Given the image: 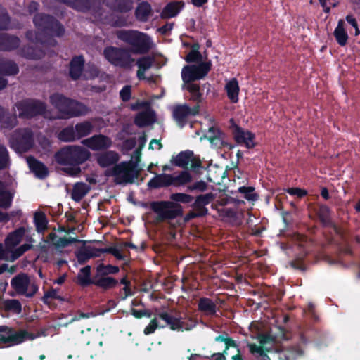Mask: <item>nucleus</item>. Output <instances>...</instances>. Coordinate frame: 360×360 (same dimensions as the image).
I'll return each instance as SVG.
<instances>
[{
    "mask_svg": "<svg viewBox=\"0 0 360 360\" xmlns=\"http://www.w3.org/2000/svg\"><path fill=\"white\" fill-rule=\"evenodd\" d=\"M75 243H82L83 244H86V240H81L78 239L77 238H72V237H60L58 239V240L55 243V245L58 248H66L68 245Z\"/></svg>",
    "mask_w": 360,
    "mask_h": 360,
    "instance_id": "53",
    "label": "nucleus"
},
{
    "mask_svg": "<svg viewBox=\"0 0 360 360\" xmlns=\"http://www.w3.org/2000/svg\"><path fill=\"white\" fill-rule=\"evenodd\" d=\"M131 96V86L130 85H125L120 91V97L123 102H127L130 100Z\"/></svg>",
    "mask_w": 360,
    "mask_h": 360,
    "instance_id": "60",
    "label": "nucleus"
},
{
    "mask_svg": "<svg viewBox=\"0 0 360 360\" xmlns=\"http://www.w3.org/2000/svg\"><path fill=\"white\" fill-rule=\"evenodd\" d=\"M238 191L244 195V198L249 201H256L258 200L259 195L254 193L255 188L252 186H240Z\"/></svg>",
    "mask_w": 360,
    "mask_h": 360,
    "instance_id": "51",
    "label": "nucleus"
},
{
    "mask_svg": "<svg viewBox=\"0 0 360 360\" xmlns=\"http://www.w3.org/2000/svg\"><path fill=\"white\" fill-rule=\"evenodd\" d=\"M91 156L90 152L82 146H68L61 148L54 155L56 162L60 165L71 166L63 169L64 172L71 176L81 173L79 165Z\"/></svg>",
    "mask_w": 360,
    "mask_h": 360,
    "instance_id": "2",
    "label": "nucleus"
},
{
    "mask_svg": "<svg viewBox=\"0 0 360 360\" xmlns=\"http://www.w3.org/2000/svg\"><path fill=\"white\" fill-rule=\"evenodd\" d=\"M57 138L63 142H73L77 140L73 125L63 128L57 135Z\"/></svg>",
    "mask_w": 360,
    "mask_h": 360,
    "instance_id": "42",
    "label": "nucleus"
},
{
    "mask_svg": "<svg viewBox=\"0 0 360 360\" xmlns=\"http://www.w3.org/2000/svg\"><path fill=\"white\" fill-rule=\"evenodd\" d=\"M20 54L27 59L39 60L44 56L45 53L37 46L27 45L21 49Z\"/></svg>",
    "mask_w": 360,
    "mask_h": 360,
    "instance_id": "33",
    "label": "nucleus"
},
{
    "mask_svg": "<svg viewBox=\"0 0 360 360\" xmlns=\"http://www.w3.org/2000/svg\"><path fill=\"white\" fill-rule=\"evenodd\" d=\"M172 185L175 186L185 185L192 181L191 174L186 170L181 172L176 176H173L172 175Z\"/></svg>",
    "mask_w": 360,
    "mask_h": 360,
    "instance_id": "49",
    "label": "nucleus"
},
{
    "mask_svg": "<svg viewBox=\"0 0 360 360\" xmlns=\"http://www.w3.org/2000/svg\"><path fill=\"white\" fill-rule=\"evenodd\" d=\"M247 347L249 349L250 353L252 355L255 354H258L261 357V360H271L269 355L266 354V352H269V349L264 348L262 345H257L255 343L248 342Z\"/></svg>",
    "mask_w": 360,
    "mask_h": 360,
    "instance_id": "48",
    "label": "nucleus"
},
{
    "mask_svg": "<svg viewBox=\"0 0 360 360\" xmlns=\"http://www.w3.org/2000/svg\"><path fill=\"white\" fill-rule=\"evenodd\" d=\"M232 134L235 141L239 145H245L248 149L253 148L256 146L255 134L245 130L235 123L233 124Z\"/></svg>",
    "mask_w": 360,
    "mask_h": 360,
    "instance_id": "12",
    "label": "nucleus"
},
{
    "mask_svg": "<svg viewBox=\"0 0 360 360\" xmlns=\"http://www.w3.org/2000/svg\"><path fill=\"white\" fill-rule=\"evenodd\" d=\"M120 268L117 266H114L112 264H105L104 263H101L97 265L96 268V272L98 273V276H108L115 275L119 273Z\"/></svg>",
    "mask_w": 360,
    "mask_h": 360,
    "instance_id": "45",
    "label": "nucleus"
},
{
    "mask_svg": "<svg viewBox=\"0 0 360 360\" xmlns=\"http://www.w3.org/2000/svg\"><path fill=\"white\" fill-rule=\"evenodd\" d=\"M290 265L292 268L298 269L301 271H305L307 270L306 265L302 259L297 258L292 261Z\"/></svg>",
    "mask_w": 360,
    "mask_h": 360,
    "instance_id": "64",
    "label": "nucleus"
},
{
    "mask_svg": "<svg viewBox=\"0 0 360 360\" xmlns=\"http://www.w3.org/2000/svg\"><path fill=\"white\" fill-rule=\"evenodd\" d=\"M214 341L224 343L225 348L222 352H220L221 354H224V356L226 357V355L228 354V350L232 347L236 349L237 354L231 356V360H245L238 343L236 340L229 336L228 333L224 332L222 334L216 336L214 338Z\"/></svg>",
    "mask_w": 360,
    "mask_h": 360,
    "instance_id": "15",
    "label": "nucleus"
},
{
    "mask_svg": "<svg viewBox=\"0 0 360 360\" xmlns=\"http://www.w3.org/2000/svg\"><path fill=\"white\" fill-rule=\"evenodd\" d=\"M30 285V276L25 273H21L14 276L11 281V285L16 293L20 295H25Z\"/></svg>",
    "mask_w": 360,
    "mask_h": 360,
    "instance_id": "17",
    "label": "nucleus"
},
{
    "mask_svg": "<svg viewBox=\"0 0 360 360\" xmlns=\"http://www.w3.org/2000/svg\"><path fill=\"white\" fill-rule=\"evenodd\" d=\"M90 251V246H86L85 244H83V246L75 252V256L79 264H84L92 258V255H91Z\"/></svg>",
    "mask_w": 360,
    "mask_h": 360,
    "instance_id": "47",
    "label": "nucleus"
},
{
    "mask_svg": "<svg viewBox=\"0 0 360 360\" xmlns=\"http://www.w3.org/2000/svg\"><path fill=\"white\" fill-rule=\"evenodd\" d=\"M154 58L150 56H143L139 58L136 61L138 68L147 70L153 65Z\"/></svg>",
    "mask_w": 360,
    "mask_h": 360,
    "instance_id": "56",
    "label": "nucleus"
},
{
    "mask_svg": "<svg viewBox=\"0 0 360 360\" xmlns=\"http://www.w3.org/2000/svg\"><path fill=\"white\" fill-rule=\"evenodd\" d=\"M226 134H224L223 136H213L210 139H207L210 143L217 148H222L224 147H227L229 149H232L233 146L231 143H229L225 141Z\"/></svg>",
    "mask_w": 360,
    "mask_h": 360,
    "instance_id": "50",
    "label": "nucleus"
},
{
    "mask_svg": "<svg viewBox=\"0 0 360 360\" xmlns=\"http://www.w3.org/2000/svg\"><path fill=\"white\" fill-rule=\"evenodd\" d=\"M224 132L221 131L219 127L215 126H212L209 127L207 132L205 135V138L207 139H210L213 136H223Z\"/></svg>",
    "mask_w": 360,
    "mask_h": 360,
    "instance_id": "61",
    "label": "nucleus"
},
{
    "mask_svg": "<svg viewBox=\"0 0 360 360\" xmlns=\"http://www.w3.org/2000/svg\"><path fill=\"white\" fill-rule=\"evenodd\" d=\"M34 222L38 233H42L47 229L48 220L43 212H37L34 215Z\"/></svg>",
    "mask_w": 360,
    "mask_h": 360,
    "instance_id": "46",
    "label": "nucleus"
},
{
    "mask_svg": "<svg viewBox=\"0 0 360 360\" xmlns=\"http://www.w3.org/2000/svg\"><path fill=\"white\" fill-rule=\"evenodd\" d=\"M153 13L151 5L146 1L139 3L134 12L136 20L141 22L148 21Z\"/></svg>",
    "mask_w": 360,
    "mask_h": 360,
    "instance_id": "25",
    "label": "nucleus"
},
{
    "mask_svg": "<svg viewBox=\"0 0 360 360\" xmlns=\"http://www.w3.org/2000/svg\"><path fill=\"white\" fill-rule=\"evenodd\" d=\"M20 44L19 37L8 33H0V51H11L18 49Z\"/></svg>",
    "mask_w": 360,
    "mask_h": 360,
    "instance_id": "22",
    "label": "nucleus"
},
{
    "mask_svg": "<svg viewBox=\"0 0 360 360\" xmlns=\"http://www.w3.org/2000/svg\"><path fill=\"white\" fill-rule=\"evenodd\" d=\"M133 0H112L108 6L114 12L127 13L133 8Z\"/></svg>",
    "mask_w": 360,
    "mask_h": 360,
    "instance_id": "29",
    "label": "nucleus"
},
{
    "mask_svg": "<svg viewBox=\"0 0 360 360\" xmlns=\"http://www.w3.org/2000/svg\"><path fill=\"white\" fill-rule=\"evenodd\" d=\"M225 90L231 103H236L238 101V94L240 91L238 80L236 78H232L229 80L225 86Z\"/></svg>",
    "mask_w": 360,
    "mask_h": 360,
    "instance_id": "36",
    "label": "nucleus"
},
{
    "mask_svg": "<svg viewBox=\"0 0 360 360\" xmlns=\"http://www.w3.org/2000/svg\"><path fill=\"white\" fill-rule=\"evenodd\" d=\"M172 201H153L150 203V209L158 214L156 220L163 222L167 220H173L183 215V207L179 203H191L193 197L184 193H172L170 195Z\"/></svg>",
    "mask_w": 360,
    "mask_h": 360,
    "instance_id": "1",
    "label": "nucleus"
},
{
    "mask_svg": "<svg viewBox=\"0 0 360 360\" xmlns=\"http://www.w3.org/2000/svg\"><path fill=\"white\" fill-rule=\"evenodd\" d=\"M75 134L77 140L89 135L94 129V125L90 121H84L77 123L75 126Z\"/></svg>",
    "mask_w": 360,
    "mask_h": 360,
    "instance_id": "38",
    "label": "nucleus"
},
{
    "mask_svg": "<svg viewBox=\"0 0 360 360\" xmlns=\"http://www.w3.org/2000/svg\"><path fill=\"white\" fill-rule=\"evenodd\" d=\"M50 103L63 115V118L84 115L88 112L87 107L82 103L59 93L50 96Z\"/></svg>",
    "mask_w": 360,
    "mask_h": 360,
    "instance_id": "4",
    "label": "nucleus"
},
{
    "mask_svg": "<svg viewBox=\"0 0 360 360\" xmlns=\"http://www.w3.org/2000/svg\"><path fill=\"white\" fill-rule=\"evenodd\" d=\"M198 309L206 315L214 316L217 313V305L210 298L201 297L198 302Z\"/></svg>",
    "mask_w": 360,
    "mask_h": 360,
    "instance_id": "34",
    "label": "nucleus"
},
{
    "mask_svg": "<svg viewBox=\"0 0 360 360\" xmlns=\"http://www.w3.org/2000/svg\"><path fill=\"white\" fill-rule=\"evenodd\" d=\"M200 45L195 43L192 45L191 51L185 57V60L188 63H197L198 64L203 62L202 56L199 51Z\"/></svg>",
    "mask_w": 360,
    "mask_h": 360,
    "instance_id": "44",
    "label": "nucleus"
},
{
    "mask_svg": "<svg viewBox=\"0 0 360 360\" xmlns=\"http://www.w3.org/2000/svg\"><path fill=\"white\" fill-rule=\"evenodd\" d=\"M200 112V105H195L193 108H190L188 105H179L174 108L173 110V116L178 125L184 127L187 123V117L189 115L195 116Z\"/></svg>",
    "mask_w": 360,
    "mask_h": 360,
    "instance_id": "13",
    "label": "nucleus"
},
{
    "mask_svg": "<svg viewBox=\"0 0 360 360\" xmlns=\"http://www.w3.org/2000/svg\"><path fill=\"white\" fill-rule=\"evenodd\" d=\"M82 143L92 150H103L111 147V139L103 134H96L82 141Z\"/></svg>",
    "mask_w": 360,
    "mask_h": 360,
    "instance_id": "14",
    "label": "nucleus"
},
{
    "mask_svg": "<svg viewBox=\"0 0 360 360\" xmlns=\"http://www.w3.org/2000/svg\"><path fill=\"white\" fill-rule=\"evenodd\" d=\"M103 54L111 65L124 69L131 68L134 62L130 51L124 47L108 46L104 48Z\"/></svg>",
    "mask_w": 360,
    "mask_h": 360,
    "instance_id": "6",
    "label": "nucleus"
},
{
    "mask_svg": "<svg viewBox=\"0 0 360 360\" xmlns=\"http://www.w3.org/2000/svg\"><path fill=\"white\" fill-rule=\"evenodd\" d=\"M91 267L89 265L80 269L77 276L76 283L83 287H88L94 285V276L91 278Z\"/></svg>",
    "mask_w": 360,
    "mask_h": 360,
    "instance_id": "28",
    "label": "nucleus"
},
{
    "mask_svg": "<svg viewBox=\"0 0 360 360\" xmlns=\"http://www.w3.org/2000/svg\"><path fill=\"white\" fill-rule=\"evenodd\" d=\"M136 166V163L131 161L122 162L113 167L110 175L115 177L114 181L116 184H132L139 176Z\"/></svg>",
    "mask_w": 360,
    "mask_h": 360,
    "instance_id": "7",
    "label": "nucleus"
},
{
    "mask_svg": "<svg viewBox=\"0 0 360 360\" xmlns=\"http://www.w3.org/2000/svg\"><path fill=\"white\" fill-rule=\"evenodd\" d=\"M25 233L24 227H19L10 233L6 238V243L8 245L16 246L18 245Z\"/></svg>",
    "mask_w": 360,
    "mask_h": 360,
    "instance_id": "41",
    "label": "nucleus"
},
{
    "mask_svg": "<svg viewBox=\"0 0 360 360\" xmlns=\"http://www.w3.org/2000/svg\"><path fill=\"white\" fill-rule=\"evenodd\" d=\"M10 24L11 18L7 10L0 5V30H8Z\"/></svg>",
    "mask_w": 360,
    "mask_h": 360,
    "instance_id": "52",
    "label": "nucleus"
},
{
    "mask_svg": "<svg viewBox=\"0 0 360 360\" xmlns=\"http://www.w3.org/2000/svg\"><path fill=\"white\" fill-rule=\"evenodd\" d=\"M56 299V300H61L60 296L57 295V292L55 289H51L50 290H48L44 293V295L42 297L41 300L44 304H48L49 299Z\"/></svg>",
    "mask_w": 360,
    "mask_h": 360,
    "instance_id": "62",
    "label": "nucleus"
},
{
    "mask_svg": "<svg viewBox=\"0 0 360 360\" xmlns=\"http://www.w3.org/2000/svg\"><path fill=\"white\" fill-rule=\"evenodd\" d=\"M158 327V321L156 318L153 319L149 324L144 328L143 333L145 335H150L153 333Z\"/></svg>",
    "mask_w": 360,
    "mask_h": 360,
    "instance_id": "63",
    "label": "nucleus"
},
{
    "mask_svg": "<svg viewBox=\"0 0 360 360\" xmlns=\"http://www.w3.org/2000/svg\"><path fill=\"white\" fill-rule=\"evenodd\" d=\"M9 165V154L7 148L0 144V170L8 167Z\"/></svg>",
    "mask_w": 360,
    "mask_h": 360,
    "instance_id": "55",
    "label": "nucleus"
},
{
    "mask_svg": "<svg viewBox=\"0 0 360 360\" xmlns=\"http://www.w3.org/2000/svg\"><path fill=\"white\" fill-rule=\"evenodd\" d=\"M19 111V117L22 118H32L39 115H43L46 110L45 103L39 100H23L16 104Z\"/></svg>",
    "mask_w": 360,
    "mask_h": 360,
    "instance_id": "10",
    "label": "nucleus"
},
{
    "mask_svg": "<svg viewBox=\"0 0 360 360\" xmlns=\"http://www.w3.org/2000/svg\"><path fill=\"white\" fill-rule=\"evenodd\" d=\"M13 196L10 192L5 193L0 195V207L7 209L11 207Z\"/></svg>",
    "mask_w": 360,
    "mask_h": 360,
    "instance_id": "58",
    "label": "nucleus"
},
{
    "mask_svg": "<svg viewBox=\"0 0 360 360\" xmlns=\"http://www.w3.org/2000/svg\"><path fill=\"white\" fill-rule=\"evenodd\" d=\"M286 192L290 195H295L299 198H302L307 195V190L298 187H292L286 189Z\"/></svg>",
    "mask_w": 360,
    "mask_h": 360,
    "instance_id": "59",
    "label": "nucleus"
},
{
    "mask_svg": "<svg viewBox=\"0 0 360 360\" xmlns=\"http://www.w3.org/2000/svg\"><path fill=\"white\" fill-rule=\"evenodd\" d=\"M183 1H171L165 5L160 16L162 19H169L176 16L183 8Z\"/></svg>",
    "mask_w": 360,
    "mask_h": 360,
    "instance_id": "26",
    "label": "nucleus"
},
{
    "mask_svg": "<svg viewBox=\"0 0 360 360\" xmlns=\"http://www.w3.org/2000/svg\"><path fill=\"white\" fill-rule=\"evenodd\" d=\"M158 316L164 321L172 330L183 331L184 328V322L180 314L174 316L167 311H161L158 314Z\"/></svg>",
    "mask_w": 360,
    "mask_h": 360,
    "instance_id": "18",
    "label": "nucleus"
},
{
    "mask_svg": "<svg viewBox=\"0 0 360 360\" xmlns=\"http://www.w3.org/2000/svg\"><path fill=\"white\" fill-rule=\"evenodd\" d=\"M314 212L323 227L335 228V224L332 219V210L325 204H318L314 209Z\"/></svg>",
    "mask_w": 360,
    "mask_h": 360,
    "instance_id": "16",
    "label": "nucleus"
},
{
    "mask_svg": "<svg viewBox=\"0 0 360 360\" xmlns=\"http://www.w3.org/2000/svg\"><path fill=\"white\" fill-rule=\"evenodd\" d=\"M172 174L162 173L156 174L148 183V189H158L160 188H166L172 185Z\"/></svg>",
    "mask_w": 360,
    "mask_h": 360,
    "instance_id": "24",
    "label": "nucleus"
},
{
    "mask_svg": "<svg viewBox=\"0 0 360 360\" xmlns=\"http://www.w3.org/2000/svg\"><path fill=\"white\" fill-rule=\"evenodd\" d=\"M208 185L207 184L202 181H198L193 183L192 185H190L187 187L188 191H197L198 192H204L207 190Z\"/></svg>",
    "mask_w": 360,
    "mask_h": 360,
    "instance_id": "57",
    "label": "nucleus"
},
{
    "mask_svg": "<svg viewBox=\"0 0 360 360\" xmlns=\"http://www.w3.org/2000/svg\"><path fill=\"white\" fill-rule=\"evenodd\" d=\"M84 58L83 56H74L69 64V76L72 80L79 79L84 68Z\"/></svg>",
    "mask_w": 360,
    "mask_h": 360,
    "instance_id": "20",
    "label": "nucleus"
},
{
    "mask_svg": "<svg viewBox=\"0 0 360 360\" xmlns=\"http://www.w3.org/2000/svg\"><path fill=\"white\" fill-rule=\"evenodd\" d=\"M186 89L190 93V101L196 103L199 105L202 101V94L200 92V86L198 84L195 83H186Z\"/></svg>",
    "mask_w": 360,
    "mask_h": 360,
    "instance_id": "39",
    "label": "nucleus"
},
{
    "mask_svg": "<svg viewBox=\"0 0 360 360\" xmlns=\"http://www.w3.org/2000/svg\"><path fill=\"white\" fill-rule=\"evenodd\" d=\"M118 160V154L115 151L109 150L100 155L97 158V162L101 167H107L115 164Z\"/></svg>",
    "mask_w": 360,
    "mask_h": 360,
    "instance_id": "37",
    "label": "nucleus"
},
{
    "mask_svg": "<svg viewBox=\"0 0 360 360\" xmlns=\"http://www.w3.org/2000/svg\"><path fill=\"white\" fill-rule=\"evenodd\" d=\"M30 334L25 329L16 330L7 326H0V342L9 346L20 345L30 338Z\"/></svg>",
    "mask_w": 360,
    "mask_h": 360,
    "instance_id": "11",
    "label": "nucleus"
},
{
    "mask_svg": "<svg viewBox=\"0 0 360 360\" xmlns=\"http://www.w3.org/2000/svg\"><path fill=\"white\" fill-rule=\"evenodd\" d=\"M120 41L129 45L136 54H146L153 47L151 37L146 33L135 30H120L116 32Z\"/></svg>",
    "mask_w": 360,
    "mask_h": 360,
    "instance_id": "3",
    "label": "nucleus"
},
{
    "mask_svg": "<svg viewBox=\"0 0 360 360\" xmlns=\"http://www.w3.org/2000/svg\"><path fill=\"white\" fill-rule=\"evenodd\" d=\"M19 72V68L13 60L0 58V75L14 76Z\"/></svg>",
    "mask_w": 360,
    "mask_h": 360,
    "instance_id": "32",
    "label": "nucleus"
},
{
    "mask_svg": "<svg viewBox=\"0 0 360 360\" xmlns=\"http://www.w3.org/2000/svg\"><path fill=\"white\" fill-rule=\"evenodd\" d=\"M89 191L90 186L88 184L84 182H77L73 186L71 198L75 202H80Z\"/></svg>",
    "mask_w": 360,
    "mask_h": 360,
    "instance_id": "35",
    "label": "nucleus"
},
{
    "mask_svg": "<svg viewBox=\"0 0 360 360\" xmlns=\"http://www.w3.org/2000/svg\"><path fill=\"white\" fill-rule=\"evenodd\" d=\"M155 121V113L153 110L139 112L134 118V124L139 127H144L152 124Z\"/></svg>",
    "mask_w": 360,
    "mask_h": 360,
    "instance_id": "31",
    "label": "nucleus"
},
{
    "mask_svg": "<svg viewBox=\"0 0 360 360\" xmlns=\"http://www.w3.org/2000/svg\"><path fill=\"white\" fill-rule=\"evenodd\" d=\"M193 157V151L186 150L181 151L176 156H173L170 160L172 165L183 168L188 169V165L190 162L191 158Z\"/></svg>",
    "mask_w": 360,
    "mask_h": 360,
    "instance_id": "30",
    "label": "nucleus"
},
{
    "mask_svg": "<svg viewBox=\"0 0 360 360\" xmlns=\"http://www.w3.org/2000/svg\"><path fill=\"white\" fill-rule=\"evenodd\" d=\"M33 23L39 31L51 37L60 38L65 33L64 25L50 14L36 13L33 18Z\"/></svg>",
    "mask_w": 360,
    "mask_h": 360,
    "instance_id": "5",
    "label": "nucleus"
},
{
    "mask_svg": "<svg viewBox=\"0 0 360 360\" xmlns=\"http://www.w3.org/2000/svg\"><path fill=\"white\" fill-rule=\"evenodd\" d=\"M34 146V134L30 128L15 129L10 139V146L15 151L25 153Z\"/></svg>",
    "mask_w": 360,
    "mask_h": 360,
    "instance_id": "8",
    "label": "nucleus"
},
{
    "mask_svg": "<svg viewBox=\"0 0 360 360\" xmlns=\"http://www.w3.org/2000/svg\"><path fill=\"white\" fill-rule=\"evenodd\" d=\"M2 309L5 311L19 314L22 312V304L18 300L8 299L2 302Z\"/></svg>",
    "mask_w": 360,
    "mask_h": 360,
    "instance_id": "43",
    "label": "nucleus"
},
{
    "mask_svg": "<svg viewBox=\"0 0 360 360\" xmlns=\"http://www.w3.org/2000/svg\"><path fill=\"white\" fill-rule=\"evenodd\" d=\"M94 285L104 290L115 288L119 284L117 279L108 276H98L97 272L94 275Z\"/></svg>",
    "mask_w": 360,
    "mask_h": 360,
    "instance_id": "27",
    "label": "nucleus"
},
{
    "mask_svg": "<svg viewBox=\"0 0 360 360\" xmlns=\"http://www.w3.org/2000/svg\"><path fill=\"white\" fill-rule=\"evenodd\" d=\"M212 68L210 60L198 65H186L181 70V78L184 84L194 83L205 77Z\"/></svg>",
    "mask_w": 360,
    "mask_h": 360,
    "instance_id": "9",
    "label": "nucleus"
},
{
    "mask_svg": "<svg viewBox=\"0 0 360 360\" xmlns=\"http://www.w3.org/2000/svg\"><path fill=\"white\" fill-rule=\"evenodd\" d=\"M214 199V195L212 193H207L201 194L195 198L194 202L192 204V207L195 211H199L202 214L206 216L208 214L209 211L206 207Z\"/></svg>",
    "mask_w": 360,
    "mask_h": 360,
    "instance_id": "19",
    "label": "nucleus"
},
{
    "mask_svg": "<svg viewBox=\"0 0 360 360\" xmlns=\"http://www.w3.org/2000/svg\"><path fill=\"white\" fill-rule=\"evenodd\" d=\"M285 350L290 360H296L304 354V351L300 345L292 346Z\"/></svg>",
    "mask_w": 360,
    "mask_h": 360,
    "instance_id": "54",
    "label": "nucleus"
},
{
    "mask_svg": "<svg viewBox=\"0 0 360 360\" xmlns=\"http://www.w3.org/2000/svg\"><path fill=\"white\" fill-rule=\"evenodd\" d=\"M333 34L338 44L340 46H344L347 44L348 34L345 30L344 21L342 20H340L338 21V25L334 30Z\"/></svg>",
    "mask_w": 360,
    "mask_h": 360,
    "instance_id": "40",
    "label": "nucleus"
},
{
    "mask_svg": "<svg viewBox=\"0 0 360 360\" xmlns=\"http://www.w3.org/2000/svg\"><path fill=\"white\" fill-rule=\"evenodd\" d=\"M27 162L30 169L33 172L36 177L40 179H44L49 175V169L41 161L38 160L33 156H29Z\"/></svg>",
    "mask_w": 360,
    "mask_h": 360,
    "instance_id": "21",
    "label": "nucleus"
},
{
    "mask_svg": "<svg viewBox=\"0 0 360 360\" xmlns=\"http://www.w3.org/2000/svg\"><path fill=\"white\" fill-rule=\"evenodd\" d=\"M17 116L8 109L0 106L1 128L11 130L18 124Z\"/></svg>",
    "mask_w": 360,
    "mask_h": 360,
    "instance_id": "23",
    "label": "nucleus"
}]
</instances>
